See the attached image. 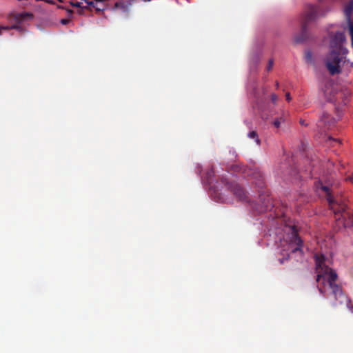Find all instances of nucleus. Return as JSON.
Masks as SVG:
<instances>
[{"instance_id": "31", "label": "nucleus", "mask_w": 353, "mask_h": 353, "mask_svg": "<svg viewBox=\"0 0 353 353\" xmlns=\"http://www.w3.org/2000/svg\"><path fill=\"white\" fill-rule=\"evenodd\" d=\"M85 10V9H80V10L78 11V13H79V14H83V10Z\"/></svg>"}, {"instance_id": "18", "label": "nucleus", "mask_w": 353, "mask_h": 353, "mask_svg": "<svg viewBox=\"0 0 353 353\" xmlns=\"http://www.w3.org/2000/svg\"><path fill=\"white\" fill-rule=\"evenodd\" d=\"M350 36H351V40H352V48H353V23H350Z\"/></svg>"}, {"instance_id": "26", "label": "nucleus", "mask_w": 353, "mask_h": 353, "mask_svg": "<svg viewBox=\"0 0 353 353\" xmlns=\"http://www.w3.org/2000/svg\"><path fill=\"white\" fill-rule=\"evenodd\" d=\"M232 169L234 170V172H239L241 168H240L238 165H233Z\"/></svg>"}, {"instance_id": "25", "label": "nucleus", "mask_w": 353, "mask_h": 353, "mask_svg": "<svg viewBox=\"0 0 353 353\" xmlns=\"http://www.w3.org/2000/svg\"><path fill=\"white\" fill-rule=\"evenodd\" d=\"M299 123L301 125L307 126L308 123L304 119H301Z\"/></svg>"}, {"instance_id": "3", "label": "nucleus", "mask_w": 353, "mask_h": 353, "mask_svg": "<svg viewBox=\"0 0 353 353\" xmlns=\"http://www.w3.org/2000/svg\"><path fill=\"white\" fill-rule=\"evenodd\" d=\"M326 11L321 6L309 5L301 20V30L299 36L295 38L296 43H302L308 38L307 27L310 23L314 21L318 17L324 16Z\"/></svg>"}, {"instance_id": "17", "label": "nucleus", "mask_w": 353, "mask_h": 353, "mask_svg": "<svg viewBox=\"0 0 353 353\" xmlns=\"http://www.w3.org/2000/svg\"><path fill=\"white\" fill-rule=\"evenodd\" d=\"M206 175H207V178H208V179L210 181V179H211L212 176H214V169H213V168L210 169V170L207 172Z\"/></svg>"}, {"instance_id": "29", "label": "nucleus", "mask_w": 353, "mask_h": 353, "mask_svg": "<svg viewBox=\"0 0 353 353\" xmlns=\"http://www.w3.org/2000/svg\"><path fill=\"white\" fill-rule=\"evenodd\" d=\"M67 12L70 14V15H72L73 14V10H70V9H68V8H66L65 9Z\"/></svg>"}, {"instance_id": "11", "label": "nucleus", "mask_w": 353, "mask_h": 353, "mask_svg": "<svg viewBox=\"0 0 353 353\" xmlns=\"http://www.w3.org/2000/svg\"><path fill=\"white\" fill-rule=\"evenodd\" d=\"M353 11V0H350V1L345 6L344 8V13L345 17L348 21V23H352L351 21V15Z\"/></svg>"}, {"instance_id": "9", "label": "nucleus", "mask_w": 353, "mask_h": 353, "mask_svg": "<svg viewBox=\"0 0 353 353\" xmlns=\"http://www.w3.org/2000/svg\"><path fill=\"white\" fill-rule=\"evenodd\" d=\"M334 123V119L327 113L323 112L319 121L317 123V127L320 128L322 132Z\"/></svg>"}, {"instance_id": "4", "label": "nucleus", "mask_w": 353, "mask_h": 353, "mask_svg": "<svg viewBox=\"0 0 353 353\" xmlns=\"http://www.w3.org/2000/svg\"><path fill=\"white\" fill-rule=\"evenodd\" d=\"M290 236L286 240H284L283 246L284 248L283 249V252H286V256L279 259V262L281 264H283L285 261H288L290 257V254L295 253L296 252H299L300 253H303L302 246H303V241L300 238L298 234V230L295 226H292L290 228ZM285 256V254H282Z\"/></svg>"}, {"instance_id": "20", "label": "nucleus", "mask_w": 353, "mask_h": 353, "mask_svg": "<svg viewBox=\"0 0 353 353\" xmlns=\"http://www.w3.org/2000/svg\"><path fill=\"white\" fill-rule=\"evenodd\" d=\"M86 3L88 4L87 6L89 7V9H88L89 10H91V7L92 8H95L96 4H95L94 0L93 1H88Z\"/></svg>"}, {"instance_id": "30", "label": "nucleus", "mask_w": 353, "mask_h": 353, "mask_svg": "<svg viewBox=\"0 0 353 353\" xmlns=\"http://www.w3.org/2000/svg\"><path fill=\"white\" fill-rule=\"evenodd\" d=\"M57 8L59 9H62V10H65V7L63 6H61V5H58L57 6Z\"/></svg>"}, {"instance_id": "2", "label": "nucleus", "mask_w": 353, "mask_h": 353, "mask_svg": "<svg viewBox=\"0 0 353 353\" xmlns=\"http://www.w3.org/2000/svg\"><path fill=\"white\" fill-rule=\"evenodd\" d=\"M321 189L326 194V199L336 220L343 223L345 228L353 226V219L350 213L346 211V205L334 198L328 186L321 185Z\"/></svg>"}, {"instance_id": "35", "label": "nucleus", "mask_w": 353, "mask_h": 353, "mask_svg": "<svg viewBox=\"0 0 353 353\" xmlns=\"http://www.w3.org/2000/svg\"><path fill=\"white\" fill-rule=\"evenodd\" d=\"M17 27L16 26H12V28H17Z\"/></svg>"}, {"instance_id": "6", "label": "nucleus", "mask_w": 353, "mask_h": 353, "mask_svg": "<svg viewBox=\"0 0 353 353\" xmlns=\"http://www.w3.org/2000/svg\"><path fill=\"white\" fill-rule=\"evenodd\" d=\"M345 41V34L343 32H336L330 36V50L347 53V48L344 47Z\"/></svg>"}, {"instance_id": "15", "label": "nucleus", "mask_w": 353, "mask_h": 353, "mask_svg": "<svg viewBox=\"0 0 353 353\" xmlns=\"http://www.w3.org/2000/svg\"><path fill=\"white\" fill-rule=\"evenodd\" d=\"M305 58L307 62L312 63L313 61L312 53L310 51H307L305 54Z\"/></svg>"}, {"instance_id": "28", "label": "nucleus", "mask_w": 353, "mask_h": 353, "mask_svg": "<svg viewBox=\"0 0 353 353\" xmlns=\"http://www.w3.org/2000/svg\"><path fill=\"white\" fill-rule=\"evenodd\" d=\"M285 97H286V100L288 101H290L292 98L290 97V94L289 92H287L286 94H285Z\"/></svg>"}, {"instance_id": "23", "label": "nucleus", "mask_w": 353, "mask_h": 353, "mask_svg": "<svg viewBox=\"0 0 353 353\" xmlns=\"http://www.w3.org/2000/svg\"><path fill=\"white\" fill-rule=\"evenodd\" d=\"M70 20L68 19H62L60 22L63 25H67L70 23Z\"/></svg>"}, {"instance_id": "33", "label": "nucleus", "mask_w": 353, "mask_h": 353, "mask_svg": "<svg viewBox=\"0 0 353 353\" xmlns=\"http://www.w3.org/2000/svg\"><path fill=\"white\" fill-rule=\"evenodd\" d=\"M279 82H276V88H279Z\"/></svg>"}, {"instance_id": "24", "label": "nucleus", "mask_w": 353, "mask_h": 353, "mask_svg": "<svg viewBox=\"0 0 353 353\" xmlns=\"http://www.w3.org/2000/svg\"><path fill=\"white\" fill-rule=\"evenodd\" d=\"M123 6V3L121 2H116L114 4L115 8H122Z\"/></svg>"}, {"instance_id": "12", "label": "nucleus", "mask_w": 353, "mask_h": 353, "mask_svg": "<svg viewBox=\"0 0 353 353\" xmlns=\"http://www.w3.org/2000/svg\"><path fill=\"white\" fill-rule=\"evenodd\" d=\"M284 122V118L283 117H281L279 118H276L273 121V125L275 128H279L281 124V123Z\"/></svg>"}, {"instance_id": "34", "label": "nucleus", "mask_w": 353, "mask_h": 353, "mask_svg": "<svg viewBox=\"0 0 353 353\" xmlns=\"http://www.w3.org/2000/svg\"><path fill=\"white\" fill-rule=\"evenodd\" d=\"M58 1L62 3L63 2V0H57Z\"/></svg>"}, {"instance_id": "19", "label": "nucleus", "mask_w": 353, "mask_h": 353, "mask_svg": "<svg viewBox=\"0 0 353 353\" xmlns=\"http://www.w3.org/2000/svg\"><path fill=\"white\" fill-rule=\"evenodd\" d=\"M273 65H274L273 59H270L269 61H268V64L267 65V70L268 71L271 70L272 67H273Z\"/></svg>"}, {"instance_id": "1", "label": "nucleus", "mask_w": 353, "mask_h": 353, "mask_svg": "<svg viewBox=\"0 0 353 353\" xmlns=\"http://www.w3.org/2000/svg\"><path fill=\"white\" fill-rule=\"evenodd\" d=\"M314 258L317 273L316 281L319 283L317 288L319 293L325 296L327 290L330 289L334 299L332 303V306L348 304V297L343 293L341 285L337 283L338 275L333 269L325 264L324 255L315 254Z\"/></svg>"}, {"instance_id": "16", "label": "nucleus", "mask_w": 353, "mask_h": 353, "mask_svg": "<svg viewBox=\"0 0 353 353\" xmlns=\"http://www.w3.org/2000/svg\"><path fill=\"white\" fill-rule=\"evenodd\" d=\"M253 174L259 176V179L258 181H256L255 183L257 186H259V188H262L263 185L262 176L259 173H253Z\"/></svg>"}, {"instance_id": "14", "label": "nucleus", "mask_w": 353, "mask_h": 353, "mask_svg": "<svg viewBox=\"0 0 353 353\" xmlns=\"http://www.w3.org/2000/svg\"><path fill=\"white\" fill-rule=\"evenodd\" d=\"M70 4L72 7L79 8L80 9H89V7L88 6H82L81 2H74V1H70Z\"/></svg>"}, {"instance_id": "13", "label": "nucleus", "mask_w": 353, "mask_h": 353, "mask_svg": "<svg viewBox=\"0 0 353 353\" xmlns=\"http://www.w3.org/2000/svg\"><path fill=\"white\" fill-rule=\"evenodd\" d=\"M248 137L251 139H254L257 144H260V139L258 137L257 133L255 131L250 132Z\"/></svg>"}, {"instance_id": "8", "label": "nucleus", "mask_w": 353, "mask_h": 353, "mask_svg": "<svg viewBox=\"0 0 353 353\" xmlns=\"http://www.w3.org/2000/svg\"><path fill=\"white\" fill-rule=\"evenodd\" d=\"M322 92L325 99L327 101H332L336 94V89L334 85L331 81H327L325 83Z\"/></svg>"}, {"instance_id": "32", "label": "nucleus", "mask_w": 353, "mask_h": 353, "mask_svg": "<svg viewBox=\"0 0 353 353\" xmlns=\"http://www.w3.org/2000/svg\"><path fill=\"white\" fill-rule=\"evenodd\" d=\"M1 29H8V28L0 27V34H1Z\"/></svg>"}, {"instance_id": "21", "label": "nucleus", "mask_w": 353, "mask_h": 353, "mask_svg": "<svg viewBox=\"0 0 353 353\" xmlns=\"http://www.w3.org/2000/svg\"><path fill=\"white\" fill-rule=\"evenodd\" d=\"M278 100V96L275 94H272L271 95V101L273 103H276V102Z\"/></svg>"}, {"instance_id": "22", "label": "nucleus", "mask_w": 353, "mask_h": 353, "mask_svg": "<svg viewBox=\"0 0 353 353\" xmlns=\"http://www.w3.org/2000/svg\"><path fill=\"white\" fill-rule=\"evenodd\" d=\"M95 9V11L98 13L101 12V11H103L105 10V8L104 7H98L97 5L95 6V8H94Z\"/></svg>"}, {"instance_id": "36", "label": "nucleus", "mask_w": 353, "mask_h": 353, "mask_svg": "<svg viewBox=\"0 0 353 353\" xmlns=\"http://www.w3.org/2000/svg\"><path fill=\"white\" fill-rule=\"evenodd\" d=\"M144 1H150L151 0H143Z\"/></svg>"}, {"instance_id": "27", "label": "nucleus", "mask_w": 353, "mask_h": 353, "mask_svg": "<svg viewBox=\"0 0 353 353\" xmlns=\"http://www.w3.org/2000/svg\"><path fill=\"white\" fill-rule=\"evenodd\" d=\"M43 1H45L46 3H48V4H50V5H54L55 4L54 1H53V0H43Z\"/></svg>"}, {"instance_id": "10", "label": "nucleus", "mask_w": 353, "mask_h": 353, "mask_svg": "<svg viewBox=\"0 0 353 353\" xmlns=\"http://www.w3.org/2000/svg\"><path fill=\"white\" fill-rule=\"evenodd\" d=\"M12 19L17 23H20L24 21L32 19L33 14L30 12H14L11 14Z\"/></svg>"}, {"instance_id": "7", "label": "nucleus", "mask_w": 353, "mask_h": 353, "mask_svg": "<svg viewBox=\"0 0 353 353\" xmlns=\"http://www.w3.org/2000/svg\"><path fill=\"white\" fill-rule=\"evenodd\" d=\"M221 182L225 185L228 189H229L234 194V196L239 201H246L247 194L245 190L240 186L238 183L234 182L229 183L226 179L222 178Z\"/></svg>"}, {"instance_id": "5", "label": "nucleus", "mask_w": 353, "mask_h": 353, "mask_svg": "<svg viewBox=\"0 0 353 353\" xmlns=\"http://www.w3.org/2000/svg\"><path fill=\"white\" fill-rule=\"evenodd\" d=\"M347 52H342L335 50H330L324 59L325 65L331 75L340 74L341 63L344 62Z\"/></svg>"}]
</instances>
